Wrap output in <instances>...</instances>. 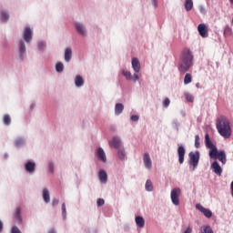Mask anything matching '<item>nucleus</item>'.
<instances>
[{"label":"nucleus","instance_id":"3c124183","mask_svg":"<svg viewBox=\"0 0 233 233\" xmlns=\"http://www.w3.org/2000/svg\"><path fill=\"white\" fill-rule=\"evenodd\" d=\"M38 48H43V43L38 44Z\"/></svg>","mask_w":233,"mask_h":233},{"label":"nucleus","instance_id":"58836bf2","mask_svg":"<svg viewBox=\"0 0 233 233\" xmlns=\"http://www.w3.org/2000/svg\"><path fill=\"white\" fill-rule=\"evenodd\" d=\"M96 205H97V207H103V205H105V199L98 198L96 201Z\"/></svg>","mask_w":233,"mask_h":233},{"label":"nucleus","instance_id":"1a4fd4ad","mask_svg":"<svg viewBox=\"0 0 233 233\" xmlns=\"http://www.w3.org/2000/svg\"><path fill=\"white\" fill-rule=\"evenodd\" d=\"M132 68L136 74H139V72L141 71V63H139V59H132Z\"/></svg>","mask_w":233,"mask_h":233},{"label":"nucleus","instance_id":"e433bc0d","mask_svg":"<svg viewBox=\"0 0 233 233\" xmlns=\"http://www.w3.org/2000/svg\"><path fill=\"white\" fill-rule=\"evenodd\" d=\"M186 99L188 101V103H192L194 101V96L190 94H186Z\"/></svg>","mask_w":233,"mask_h":233},{"label":"nucleus","instance_id":"4be33fe9","mask_svg":"<svg viewBox=\"0 0 233 233\" xmlns=\"http://www.w3.org/2000/svg\"><path fill=\"white\" fill-rule=\"evenodd\" d=\"M76 29L80 35H86V32L85 31V26H83V24H76Z\"/></svg>","mask_w":233,"mask_h":233},{"label":"nucleus","instance_id":"2eb2a0df","mask_svg":"<svg viewBox=\"0 0 233 233\" xmlns=\"http://www.w3.org/2000/svg\"><path fill=\"white\" fill-rule=\"evenodd\" d=\"M109 147H112L113 148H119V147H121V140L119 137H113L112 140L109 141Z\"/></svg>","mask_w":233,"mask_h":233},{"label":"nucleus","instance_id":"c756f323","mask_svg":"<svg viewBox=\"0 0 233 233\" xmlns=\"http://www.w3.org/2000/svg\"><path fill=\"white\" fill-rule=\"evenodd\" d=\"M200 233H214L210 226H203L201 228Z\"/></svg>","mask_w":233,"mask_h":233},{"label":"nucleus","instance_id":"423d86ee","mask_svg":"<svg viewBox=\"0 0 233 233\" xmlns=\"http://www.w3.org/2000/svg\"><path fill=\"white\" fill-rule=\"evenodd\" d=\"M199 163V151L189 153V164L196 168Z\"/></svg>","mask_w":233,"mask_h":233},{"label":"nucleus","instance_id":"393cba45","mask_svg":"<svg viewBox=\"0 0 233 233\" xmlns=\"http://www.w3.org/2000/svg\"><path fill=\"white\" fill-rule=\"evenodd\" d=\"M72 59V48H66L65 51V61L67 63Z\"/></svg>","mask_w":233,"mask_h":233},{"label":"nucleus","instance_id":"49530a36","mask_svg":"<svg viewBox=\"0 0 233 233\" xmlns=\"http://www.w3.org/2000/svg\"><path fill=\"white\" fill-rule=\"evenodd\" d=\"M50 172H54V165L52 163L48 164Z\"/></svg>","mask_w":233,"mask_h":233},{"label":"nucleus","instance_id":"9d476101","mask_svg":"<svg viewBox=\"0 0 233 233\" xmlns=\"http://www.w3.org/2000/svg\"><path fill=\"white\" fill-rule=\"evenodd\" d=\"M96 157H98L99 161H102V163L106 162V154H105V150L101 147L96 149Z\"/></svg>","mask_w":233,"mask_h":233},{"label":"nucleus","instance_id":"4c0bfd02","mask_svg":"<svg viewBox=\"0 0 233 233\" xmlns=\"http://www.w3.org/2000/svg\"><path fill=\"white\" fill-rule=\"evenodd\" d=\"M195 147L199 148V135L195 136Z\"/></svg>","mask_w":233,"mask_h":233},{"label":"nucleus","instance_id":"c03bdc74","mask_svg":"<svg viewBox=\"0 0 233 233\" xmlns=\"http://www.w3.org/2000/svg\"><path fill=\"white\" fill-rule=\"evenodd\" d=\"M20 145H23V140L22 139H18L15 141V146L16 147H20Z\"/></svg>","mask_w":233,"mask_h":233},{"label":"nucleus","instance_id":"473e14b6","mask_svg":"<svg viewBox=\"0 0 233 233\" xmlns=\"http://www.w3.org/2000/svg\"><path fill=\"white\" fill-rule=\"evenodd\" d=\"M56 72H63V70H65V66L63 65V63L61 62H58L56 65Z\"/></svg>","mask_w":233,"mask_h":233},{"label":"nucleus","instance_id":"b1692460","mask_svg":"<svg viewBox=\"0 0 233 233\" xmlns=\"http://www.w3.org/2000/svg\"><path fill=\"white\" fill-rule=\"evenodd\" d=\"M43 199L45 203H50V192L46 188L43 190Z\"/></svg>","mask_w":233,"mask_h":233},{"label":"nucleus","instance_id":"2f4dec72","mask_svg":"<svg viewBox=\"0 0 233 233\" xmlns=\"http://www.w3.org/2000/svg\"><path fill=\"white\" fill-rule=\"evenodd\" d=\"M146 190L147 192H152V190H154V186L152 185V181L147 180V182H146Z\"/></svg>","mask_w":233,"mask_h":233},{"label":"nucleus","instance_id":"0eeeda50","mask_svg":"<svg viewBox=\"0 0 233 233\" xmlns=\"http://www.w3.org/2000/svg\"><path fill=\"white\" fill-rule=\"evenodd\" d=\"M198 31L201 37H208V27L205 24H199L198 25Z\"/></svg>","mask_w":233,"mask_h":233},{"label":"nucleus","instance_id":"09e8293b","mask_svg":"<svg viewBox=\"0 0 233 233\" xmlns=\"http://www.w3.org/2000/svg\"><path fill=\"white\" fill-rule=\"evenodd\" d=\"M0 232H3V222L0 220Z\"/></svg>","mask_w":233,"mask_h":233},{"label":"nucleus","instance_id":"bb28decb","mask_svg":"<svg viewBox=\"0 0 233 233\" xmlns=\"http://www.w3.org/2000/svg\"><path fill=\"white\" fill-rule=\"evenodd\" d=\"M193 6H194V2H192V0H186L185 8L187 12H190Z\"/></svg>","mask_w":233,"mask_h":233},{"label":"nucleus","instance_id":"8fccbe9b","mask_svg":"<svg viewBox=\"0 0 233 233\" xmlns=\"http://www.w3.org/2000/svg\"><path fill=\"white\" fill-rule=\"evenodd\" d=\"M154 6H157V0H153Z\"/></svg>","mask_w":233,"mask_h":233},{"label":"nucleus","instance_id":"aec40b11","mask_svg":"<svg viewBox=\"0 0 233 233\" xmlns=\"http://www.w3.org/2000/svg\"><path fill=\"white\" fill-rule=\"evenodd\" d=\"M15 221H16V223H22L23 221V218H21V208H16L15 213Z\"/></svg>","mask_w":233,"mask_h":233},{"label":"nucleus","instance_id":"7ed1b4c3","mask_svg":"<svg viewBox=\"0 0 233 233\" xmlns=\"http://www.w3.org/2000/svg\"><path fill=\"white\" fill-rule=\"evenodd\" d=\"M210 159H218L222 165H225L227 163V154L223 150H218L216 149V152L209 156Z\"/></svg>","mask_w":233,"mask_h":233},{"label":"nucleus","instance_id":"37998d69","mask_svg":"<svg viewBox=\"0 0 233 233\" xmlns=\"http://www.w3.org/2000/svg\"><path fill=\"white\" fill-rule=\"evenodd\" d=\"M53 207H56V205H59V199L54 198L52 202Z\"/></svg>","mask_w":233,"mask_h":233},{"label":"nucleus","instance_id":"72a5a7b5","mask_svg":"<svg viewBox=\"0 0 233 233\" xmlns=\"http://www.w3.org/2000/svg\"><path fill=\"white\" fill-rule=\"evenodd\" d=\"M123 76H126V79H127L128 81H131L132 79V73H130L129 71H123L122 72Z\"/></svg>","mask_w":233,"mask_h":233},{"label":"nucleus","instance_id":"a211bd4d","mask_svg":"<svg viewBox=\"0 0 233 233\" xmlns=\"http://www.w3.org/2000/svg\"><path fill=\"white\" fill-rule=\"evenodd\" d=\"M123 110H125V106L121 103H117L115 106V114L116 116H119L120 114L123 113Z\"/></svg>","mask_w":233,"mask_h":233},{"label":"nucleus","instance_id":"39448f33","mask_svg":"<svg viewBox=\"0 0 233 233\" xmlns=\"http://www.w3.org/2000/svg\"><path fill=\"white\" fill-rule=\"evenodd\" d=\"M205 145L207 148H209V156H214L218 147L214 146V143L210 140V136H208V134L205 135Z\"/></svg>","mask_w":233,"mask_h":233},{"label":"nucleus","instance_id":"864d4df0","mask_svg":"<svg viewBox=\"0 0 233 233\" xmlns=\"http://www.w3.org/2000/svg\"><path fill=\"white\" fill-rule=\"evenodd\" d=\"M48 233H56V230L50 229Z\"/></svg>","mask_w":233,"mask_h":233},{"label":"nucleus","instance_id":"ddd939ff","mask_svg":"<svg viewBox=\"0 0 233 233\" xmlns=\"http://www.w3.org/2000/svg\"><path fill=\"white\" fill-rule=\"evenodd\" d=\"M24 39H25V43H30V41H32V29L30 27L25 28Z\"/></svg>","mask_w":233,"mask_h":233},{"label":"nucleus","instance_id":"5fc2aeb1","mask_svg":"<svg viewBox=\"0 0 233 233\" xmlns=\"http://www.w3.org/2000/svg\"><path fill=\"white\" fill-rule=\"evenodd\" d=\"M230 3L233 5V0H230Z\"/></svg>","mask_w":233,"mask_h":233},{"label":"nucleus","instance_id":"7c9ffc66","mask_svg":"<svg viewBox=\"0 0 233 233\" xmlns=\"http://www.w3.org/2000/svg\"><path fill=\"white\" fill-rule=\"evenodd\" d=\"M189 83H192V75L187 73L184 77V85H189Z\"/></svg>","mask_w":233,"mask_h":233},{"label":"nucleus","instance_id":"de8ad7c7","mask_svg":"<svg viewBox=\"0 0 233 233\" xmlns=\"http://www.w3.org/2000/svg\"><path fill=\"white\" fill-rule=\"evenodd\" d=\"M133 77H134V81H137V79H139V76H137V73H135Z\"/></svg>","mask_w":233,"mask_h":233},{"label":"nucleus","instance_id":"a18cd8bd","mask_svg":"<svg viewBox=\"0 0 233 233\" xmlns=\"http://www.w3.org/2000/svg\"><path fill=\"white\" fill-rule=\"evenodd\" d=\"M184 233H192V227L188 226Z\"/></svg>","mask_w":233,"mask_h":233},{"label":"nucleus","instance_id":"9b49d317","mask_svg":"<svg viewBox=\"0 0 233 233\" xmlns=\"http://www.w3.org/2000/svg\"><path fill=\"white\" fill-rule=\"evenodd\" d=\"M177 154H178V162L180 165H183V162L185 161V147L183 146L178 147Z\"/></svg>","mask_w":233,"mask_h":233},{"label":"nucleus","instance_id":"6e6552de","mask_svg":"<svg viewBox=\"0 0 233 233\" xmlns=\"http://www.w3.org/2000/svg\"><path fill=\"white\" fill-rule=\"evenodd\" d=\"M196 208L197 210H199V212H202V214H204L206 218H212V211H210V209L205 208L200 204H197Z\"/></svg>","mask_w":233,"mask_h":233},{"label":"nucleus","instance_id":"79ce46f5","mask_svg":"<svg viewBox=\"0 0 233 233\" xmlns=\"http://www.w3.org/2000/svg\"><path fill=\"white\" fill-rule=\"evenodd\" d=\"M131 121H139V116L137 115L131 116Z\"/></svg>","mask_w":233,"mask_h":233},{"label":"nucleus","instance_id":"a878e982","mask_svg":"<svg viewBox=\"0 0 233 233\" xmlns=\"http://www.w3.org/2000/svg\"><path fill=\"white\" fill-rule=\"evenodd\" d=\"M136 223L139 228H143L145 227V218L143 217H136Z\"/></svg>","mask_w":233,"mask_h":233},{"label":"nucleus","instance_id":"dca6fc26","mask_svg":"<svg viewBox=\"0 0 233 233\" xmlns=\"http://www.w3.org/2000/svg\"><path fill=\"white\" fill-rule=\"evenodd\" d=\"M98 177L102 183H106V181H108V175L106 174V171L103 169L99 171Z\"/></svg>","mask_w":233,"mask_h":233},{"label":"nucleus","instance_id":"f257e3e1","mask_svg":"<svg viewBox=\"0 0 233 233\" xmlns=\"http://www.w3.org/2000/svg\"><path fill=\"white\" fill-rule=\"evenodd\" d=\"M218 134L225 139H228L232 136V128L230 127V120L225 116H220L216 122Z\"/></svg>","mask_w":233,"mask_h":233},{"label":"nucleus","instance_id":"f3484780","mask_svg":"<svg viewBox=\"0 0 233 233\" xmlns=\"http://www.w3.org/2000/svg\"><path fill=\"white\" fill-rule=\"evenodd\" d=\"M25 168L29 174L35 172V164L34 162H27L25 166Z\"/></svg>","mask_w":233,"mask_h":233},{"label":"nucleus","instance_id":"ea45409f","mask_svg":"<svg viewBox=\"0 0 233 233\" xmlns=\"http://www.w3.org/2000/svg\"><path fill=\"white\" fill-rule=\"evenodd\" d=\"M11 233H21V229L17 226H14L11 229Z\"/></svg>","mask_w":233,"mask_h":233},{"label":"nucleus","instance_id":"cd10ccee","mask_svg":"<svg viewBox=\"0 0 233 233\" xmlns=\"http://www.w3.org/2000/svg\"><path fill=\"white\" fill-rule=\"evenodd\" d=\"M224 35L225 37H230L232 35V28L228 25H226L224 28Z\"/></svg>","mask_w":233,"mask_h":233},{"label":"nucleus","instance_id":"5701e85b","mask_svg":"<svg viewBox=\"0 0 233 233\" xmlns=\"http://www.w3.org/2000/svg\"><path fill=\"white\" fill-rule=\"evenodd\" d=\"M3 123L6 127H10V125L12 124V117H10V115H8V114L4 115Z\"/></svg>","mask_w":233,"mask_h":233},{"label":"nucleus","instance_id":"f704fd0d","mask_svg":"<svg viewBox=\"0 0 233 233\" xmlns=\"http://www.w3.org/2000/svg\"><path fill=\"white\" fill-rule=\"evenodd\" d=\"M62 216L64 218H66V205L65 203L62 204Z\"/></svg>","mask_w":233,"mask_h":233},{"label":"nucleus","instance_id":"c85d7f7f","mask_svg":"<svg viewBox=\"0 0 233 233\" xmlns=\"http://www.w3.org/2000/svg\"><path fill=\"white\" fill-rule=\"evenodd\" d=\"M117 157L120 161H125L127 155H125V150L124 149H119L117 152Z\"/></svg>","mask_w":233,"mask_h":233},{"label":"nucleus","instance_id":"20e7f679","mask_svg":"<svg viewBox=\"0 0 233 233\" xmlns=\"http://www.w3.org/2000/svg\"><path fill=\"white\" fill-rule=\"evenodd\" d=\"M181 196V189L179 187L171 190V201L173 205L177 207L179 205V197Z\"/></svg>","mask_w":233,"mask_h":233},{"label":"nucleus","instance_id":"4468645a","mask_svg":"<svg viewBox=\"0 0 233 233\" xmlns=\"http://www.w3.org/2000/svg\"><path fill=\"white\" fill-rule=\"evenodd\" d=\"M144 165L147 170H150L152 168V160L150 159V155L148 153L144 154Z\"/></svg>","mask_w":233,"mask_h":233},{"label":"nucleus","instance_id":"f03ea898","mask_svg":"<svg viewBox=\"0 0 233 233\" xmlns=\"http://www.w3.org/2000/svg\"><path fill=\"white\" fill-rule=\"evenodd\" d=\"M192 61H194V56H192V51L190 49H184L182 51L180 56V63L178 66L179 72L185 74V72H188L190 70V66H192Z\"/></svg>","mask_w":233,"mask_h":233},{"label":"nucleus","instance_id":"412c9836","mask_svg":"<svg viewBox=\"0 0 233 233\" xmlns=\"http://www.w3.org/2000/svg\"><path fill=\"white\" fill-rule=\"evenodd\" d=\"M75 85L76 86H83V85H85V80H83V76H76L75 78Z\"/></svg>","mask_w":233,"mask_h":233},{"label":"nucleus","instance_id":"f8f14e48","mask_svg":"<svg viewBox=\"0 0 233 233\" xmlns=\"http://www.w3.org/2000/svg\"><path fill=\"white\" fill-rule=\"evenodd\" d=\"M211 168H213V172H215L217 176H221V174H223V169L221 168V166H219V163H218V161L212 163Z\"/></svg>","mask_w":233,"mask_h":233},{"label":"nucleus","instance_id":"6ab92c4d","mask_svg":"<svg viewBox=\"0 0 233 233\" xmlns=\"http://www.w3.org/2000/svg\"><path fill=\"white\" fill-rule=\"evenodd\" d=\"M20 59H23V55L26 52V46L25 41L21 40L19 43Z\"/></svg>","mask_w":233,"mask_h":233},{"label":"nucleus","instance_id":"c9c22d12","mask_svg":"<svg viewBox=\"0 0 233 233\" xmlns=\"http://www.w3.org/2000/svg\"><path fill=\"white\" fill-rule=\"evenodd\" d=\"M1 19L2 21H7L8 19H10V15L6 13H2Z\"/></svg>","mask_w":233,"mask_h":233},{"label":"nucleus","instance_id":"a19ab883","mask_svg":"<svg viewBox=\"0 0 233 233\" xmlns=\"http://www.w3.org/2000/svg\"><path fill=\"white\" fill-rule=\"evenodd\" d=\"M169 105H170V99H168V98L164 99L163 106H165V108H167V106H169Z\"/></svg>","mask_w":233,"mask_h":233},{"label":"nucleus","instance_id":"603ef678","mask_svg":"<svg viewBox=\"0 0 233 233\" xmlns=\"http://www.w3.org/2000/svg\"><path fill=\"white\" fill-rule=\"evenodd\" d=\"M200 12H201L202 14H205V9H204L203 7H201V8H200Z\"/></svg>","mask_w":233,"mask_h":233}]
</instances>
